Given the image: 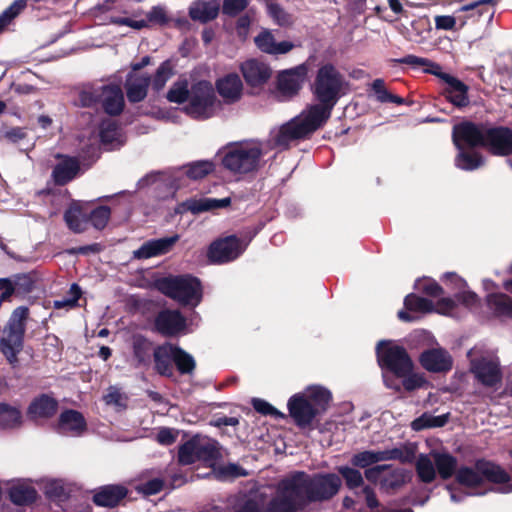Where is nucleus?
Returning <instances> with one entry per match:
<instances>
[{
    "mask_svg": "<svg viewBox=\"0 0 512 512\" xmlns=\"http://www.w3.org/2000/svg\"><path fill=\"white\" fill-rule=\"evenodd\" d=\"M348 82L332 64L325 63L317 70L312 92L318 103L307 108L327 122L340 98L345 94Z\"/></svg>",
    "mask_w": 512,
    "mask_h": 512,
    "instance_id": "obj_1",
    "label": "nucleus"
},
{
    "mask_svg": "<svg viewBox=\"0 0 512 512\" xmlns=\"http://www.w3.org/2000/svg\"><path fill=\"white\" fill-rule=\"evenodd\" d=\"M288 477V489L300 496L306 507L313 503L330 501L342 487L341 477L331 472L308 474L305 471H295Z\"/></svg>",
    "mask_w": 512,
    "mask_h": 512,
    "instance_id": "obj_2",
    "label": "nucleus"
},
{
    "mask_svg": "<svg viewBox=\"0 0 512 512\" xmlns=\"http://www.w3.org/2000/svg\"><path fill=\"white\" fill-rule=\"evenodd\" d=\"M264 154L261 141L232 142L224 147L221 164L225 170L233 175H250L261 168V160Z\"/></svg>",
    "mask_w": 512,
    "mask_h": 512,
    "instance_id": "obj_3",
    "label": "nucleus"
},
{
    "mask_svg": "<svg viewBox=\"0 0 512 512\" xmlns=\"http://www.w3.org/2000/svg\"><path fill=\"white\" fill-rule=\"evenodd\" d=\"M455 480L459 485L468 488L480 487L487 481L501 485L497 489H492L493 491L503 494L512 492L511 475L499 464L484 458L477 459L474 467H459Z\"/></svg>",
    "mask_w": 512,
    "mask_h": 512,
    "instance_id": "obj_4",
    "label": "nucleus"
},
{
    "mask_svg": "<svg viewBox=\"0 0 512 512\" xmlns=\"http://www.w3.org/2000/svg\"><path fill=\"white\" fill-rule=\"evenodd\" d=\"M326 123L306 108L300 115L285 122L278 129L271 131L268 140L269 147L280 151L288 150L292 142L309 139L314 132Z\"/></svg>",
    "mask_w": 512,
    "mask_h": 512,
    "instance_id": "obj_5",
    "label": "nucleus"
},
{
    "mask_svg": "<svg viewBox=\"0 0 512 512\" xmlns=\"http://www.w3.org/2000/svg\"><path fill=\"white\" fill-rule=\"evenodd\" d=\"M162 295L181 307L195 309L203 300L204 288L201 280L189 273L162 276Z\"/></svg>",
    "mask_w": 512,
    "mask_h": 512,
    "instance_id": "obj_6",
    "label": "nucleus"
},
{
    "mask_svg": "<svg viewBox=\"0 0 512 512\" xmlns=\"http://www.w3.org/2000/svg\"><path fill=\"white\" fill-rule=\"evenodd\" d=\"M392 61L398 64H406L414 67L431 66L435 68L436 70L426 69L425 71L438 76L446 83V87L442 91V95L445 99L459 109L469 106V87L455 76L445 72H438L437 70L440 69V66L429 59L409 54L399 59H393Z\"/></svg>",
    "mask_w": 512,
    "mask_h": 512,
    "instance_id": "obj_7",
    "label": "nucleus"
},
{
    "mask_svg": "<svg viewBox=\"0 0 512 512\" xmlns=\"http://www.w3.org/2000/svg\"><path fill=\"white\" fill-rule=\"evenodd\" d=\"M222 459L221 446L213 438L195 435L179 446L178 461L182 465L203 462L213 466Z\"/></svg>",
    "mask_w": 512,
    "mask_h": 512,
    "instance_id": "obj_8",
    "label": "nucleus"
},
{
    "mask_svg": "<svg viewBox=\"0 0 512 512\" xmlns=\"http://www.w3.org/2000/svg\"><path fill=\"white\" fill-rule=\"evenodd\" d=\"M376 359L383 372L387 371L396 377L410 374L414 363L407 350L391 340H380L375 348Z\"/></svg>",
    "mask_w": 512,
    "mask_h": 512,
    "instance_id": "obj_9",
    "label": "nucleus"
},
{
    "mask_svg": "<svg viewBox=\"0 0 512 512\" xmlns=\"http://www.w3.org/2000/svg\"><path fill=\"white\" fill-rule=\"evenodd\" d=\"M219 103L212 83L208 80H199L190 86L185 112L193 119L207 120L215 115Z\"/></svg>",
    "mask_w": 512,
    "mask_h": 512,
    "instance_id": "obj_10",
    "label": "nucleus"
},
{
    "mask_svg": "<svg viewBox=\"0 0 512 512\" xmlns=\"http://www.w3.org/2000/svg\"><path fill=\"white\" fill-rule=\"evenodd\" d=\"M28 314L27 307L20 306L16 308L12 312L4 330V335L0 340V350L11 364L17 362V355L23 348L25 321Z\"/></svg>",
    "mask_w": 512,
    "mask_h": 512,
    "instance_id": "obj_11",
    "label": "nucleus"
},
{
    "mask_svg": "<svg viewBox=\"0 0 512 512\" xmlns=\"http://www.w3.org/2000/svg\"><path fill=\"white\" fill-rule=\"evenodd\" d=\"M257 231L250 236L239 238L229 235L214 240L208 247L207 257L212 264H225L239 258L247 249Z\"/></svg>",
    "mask_w": 512,
    "mask_h": 512,
    "instance_id": "obj_12",
    "label": "nucleus"
},
{
    "mask_svg": "<svg viewBox=\"0 0 512 512\" xmlns=\"http://www.w3.org/2000/svg\"><path fill=\"white\" fill-rule=\"evenodd\" d=\"M239 71L248 88L249 95H259L272 78L271 66L258 58H250L239 65Z\"/></svg>",
    "mask_w": 512,
    "mask_h": 512,
    "instance_id": "obj_13",
    "label": "nucleus"
},
{
    "mask_svg": "<svg viewBox=\"0 0 512 512\" xmlns=\"http://www.w3.org/2000/svg\"><path fill=\"white\" fill-rule=\"evenodd\" d=\"M415 458V450L411 447L393 448L383 451L364 450L355 453L350 463L353 467L367 469L370 466L387 460H399L401 463H411Z\"/></svg>",
    "mask_w": 512,
    "mask_h": 512,
    "instance_id": "obj_14",
    "label": "nucleus"
},
{
    "mask_svg": "<svg viewBox=\"0 0 512 512\" xmlns=\"http://www.w3.org/2000/svg\"><path fill=\"white\" fill-rule=\"evenodd\" d=\"M486 129L487 125L483 123H475L469 120L461 121L452 128L453 144L458 150H463L464 146L484 148Z\"/></svg>",
    "mask_w": 512,
    "mask_h": 512,
    "instance_id": "obj_15",
    "label": "nucleus"
},
{
    "mask_svg": "<svg viewBox=\"0 0 512 512\" xmlns=\"http://www.w3.org/2000/svg\"><path fill=\"white\" fill-rule=\"evenodd\" d=\"M288 483L289 477L280 481L276 495L267 503L264 512H300L306 508L301 497L288 489Z\"/></svg>",
    "mask_w": 512,
    "mask_h": 512,
    "instance_id": "obj_16",
    "label": "nucleus"
},
{
    "mask_svg": "<svg viewBox=\"0 0 512 512\" xmlns=\"http://www.w3.org/2000/svg\"><path fill=\"white\" fill-rule=\"evenodd\" d=\"M308 69L304 64L278 73L276 90L283 100L297 96L302 88Z\"/></svg>",
    "mask_w": 512,
    "mask_h": 512,
    "instance_id": "obj_17",
    "label": "nucleus"
},
{
    "mask_svg": "<svg viewBox=\"0 0 512 512\" xmlns=\"http://www.w3.org/2000/svg\"><path fill=\"white\" fill-rule=\"evenodd\" d=\"M170 359L180 374H192L196 368V362L192 355L176 344L162 343V376L171 375V367L164 360Z\"/></svg>",
    "mask_w": 512,
    "mask_h": 512,
    "instance_id": "obj_18",
    "label": "nucleus"
},
{
    "mask_svg": "<svg viewBox=\"0 0 512 512\" xmlns=\"http://www.w3.org/2000/svg\"><path fill=\"white\" fill-rule=\"evenodd\" d=\"M485 145L496 156L512 155V129L506 126H492L486 129Z\"/></svg>",
    "mask_w": 512,
    "mask_h": 512,
    "instance_id": "obj_19",
    "label": "nucleus"
},
{
    "mask_svg": "<svg viewBox=\"0 0 512 512\" xmlns=\"http://www.w3.org/2000/svg\"><path fill=\"white\" fill-rule=\"evenodd\" d=\"M287 408L289 416L299 428L309 427L315 418L320 416L310 405L307 397L301 393H296L289 398Z\"/></svg>",
    "mask_w": 512,
    "mask_h": 512,
    "instance_id": "obj_20",
    "label": "nucleus"
},
{
    "mask_svg": "<svg viewBox=\"0 0 512 512\" xmlns=\"http://www.w3.org/2000/svg\"><path fill=\"white\" fill-rule=\"evenodd\" d=\"M471 373L485 387H496L502 381V371L499 363L481 357L471 361Z\"/></svg>",
    "mask_w": 512,
    "mask_h": 512,
    "instance_id": "obj_21",
    "label": "nucleus"
},
{
    "mask_svg": "<svg viewBox=\"0 0 512 512\" xmlns=\"http://www.w3.org/2000/svg\"><path fill=\"white\" fill-rule=\"evenodd\" d=\"M418 360L421 367L430 373H447L453 367L452 356L442 347L424 350Z\"/></svg>",
    "mask_w": 512,
    "mask_h": 512,
    "instance_id": "obj_22",
    "label": "nucleus"
},
{
    "mask_svg": "<svg viewBox=\"0 0 512 512\" xmlns=\"http://www.w3.org/2000/svg\"><path fill=\"white\" fill-rule=\"evenodd\" d=\"M215 91L221 96L224 103L232 105L239 102L243 96L244 85L241 77L235 73H228L215 81Z\"/></svg>",
    "mask_w": 512,
    "mask_h": 512,
    "instance_id": "obj_23",
    "label": "nucleus"
},
{
    "mask_svg": "<svg viewBox=\"0 0 512 512\" xmlns=\"http://www.w3.org/2000/svg\"><path fill=\"white\" fill-rule=\"evenodd\" d=\"M188 333V320L179 309L162 308V337L179 338Z\"/></svg>",
    "mask_w": 512,
    "mask_h": 512,
    "instance_id": "obj_24",
    "label": "nucleus"
},
{
    "mask_svg": "<svg viewBox=\"0 0 512 512\" xmlns=\"http://www.w3.org/2000/svg\"><path fill=\"white\" fill-rule=\"evenodd\" d=\"M134 356L140 365H147L153 355L155 369L160 371V346L154 345L142 335H134L132 339Z\"/></svg>",
    "mask_w": 512,
    "mask_h": 512,
    "instance_id": "obj_25",
    "label": "nucleus"
},
{
    "mask_svg": "<svg viewBox=\"0 0 512 512\" xmlns=\"http://www.w3.org/2000/svg\"><path fill=\"white\" fill-rule=\"evenodd\" d=\"M86 430L84 416L76 410L63 411L58 420L56 431L62 435L79 436Z\"/></svg>",
    "mask_w": 512,
    "mask_h": 512,
    "instance_id": "obj_26",
    "label": "nucleus"
},
{
    "mask_svg": "<svg viewBox=\"0 0 512 512\" xmlns=\"http://www.w3.org/2000/svg\"><path fill=\"white\" fill-rule=\"evenodd\" d=\"M150 81V76L143 72H130L125 83L128 100L133 103L142 101L147 95Z\"/></svg>",
    "mask_w": 512,
    "mask_h": 512,
    "instance_id": "obj_27",
    "label": "nucleus"
},
{
    "mask_svg": "<svg viewBox=\"0 0 512 512\" xmlns=\"http://www.w3.org/2000/svg\"><path fill=\"white\" fill-rule=\"evenodd\" d=\"M405 310H400L397 317L403 322H411L414 317L409 312L432 313L434 311V303L424 297H420L415 293H410L404 298Z\"/></svg>",
    "mask_w": 512,
    "mask_h": 512,
    "instance_id": "obj_28",
    "label": "nucleus"
},
{
    "mask_svg": "<svg viewBox=\"0 0 512 512\" xmlns=\"http://www.w3.org/2000/svg\"><path fill=\"white\" fill-rule=\"evenodd\" d=\"M231 199L229 197L223 199L213 198H200V199H188L180 205V209L177 212L190 211L192 214H199L206 211H211L218 208H225L230 206Z\"/></svg>",
    "mask_w": 512,
    "mask_h": 512,
    "instance_id": "obj_29",
    "label": "nucleus"
},
{
    "mask_svg": "<svg viewBox=\"0 0 512 512\" xmlns=\"http://www.w3.org/2000/svg\"><path fill=\"white\" fill-rule=\"evenodd\" d=\"M254 42L260 51L271 55L286 54L293 48L289 41L276 42L269 30L261 31L254 38Z\"/></svg>",
    "mask_w": 512,
    "mask_h": 512,
    "instance_id": "obj_30",
    "label": "nucleus"
},
{
    "mask_svg": "<svg viewBox=\"0 0 512 512\" xmlns=\"http://www.w3.org/2000/svg\"><path fill=\"white\" fill-rule=\"evenodd\" d=\"M80 172V163L73 157H60V161L54 167L52 176L57 185H65L73 180Z\"/></svg>",
    "mask_w": 512,
    "mask_h": 512,
    "instance_id": "obj_31",
    "label": "nucleus"
},
{
    "mask_svg": "<svg viewBox=\"0 0 512 512\" xmlns=\"http://www.w3.org/2000/svg\"><path fill=\"white\" fill-rule=\"evenodd\" d=\"M101 102L106 113L118 115L124 108V96L118 85L102 86Z\"/></svg>",
    "mask_w": 512,
    "mask_h": 512,
    "instance_id": "obj_32",
    "label": "nucleus"
},
{
    "mask_svg": "<svg viewBox=\"0 0 512 512\" xmlns=\"http://www.w3.org/2000/svg\"><path fill=\"white\" fill-rule=\"evenodd\" d=\"M219 9L215 1L196 0L191 3L188 14L193 21L205 24L217 18Z\"/></svg>",
    "mask_w": 512,
    "mask_h": 512,
    "instance_id": "obj_33",
    "label": "nucleus"
},
{
    "mask_svg": "<svg viewBox=\"0 0 512 512\" xmlns=\"http://www.w3.org/2000/svg\"><path fill=\"white\" fill-rule=\"evenodd\" d=\"M127 493V489L122 485H106L98 489L93 496V501L98 506L114 507Z\"/></svg>",
    "mask_w": 512,
    "mask_h": 512,
    "instance_id": "obj_34",
    "label": "nucleus"
},
{
    "mask_svg": "<svg viewBox=\"0 0 512 512\" xmlns=\"http://www.w3.org/2000/svg\"><path fill=\"white\" fill-rule=\"evenodd\" d=\"M57 401L48 396L41 395L35 398L28 408V416L33 420L52 417L57 411Z\"/></svg>",
    "mask_w": 512,
    "mask_h": 512,
    "instance_id": "obj_35",
    "label": "nucleus"
},
{
    "mask_svg": "<svg viewBox=\"0 0 512 512\" xmlns=\"http://www.w3.org/2000/svg\"><path fill=\"white\" fill-rule=\"evenodd\" d=\"M310 402V405L316 409L319 415L325 413L332 400L331 392L321 385L308 386L305 392H302Z\"/></svg>",
    "mask_w": 512,
    "mask_h": 512,
    "instance_id": "obj_36",
    "label": "nucleus"
},
{
    "mask_svg": "<svg viewBox=\"0 0 512 512\" xmlns=\"http://www.w3.org/2000/svg\"><path fill=\"white\" fill-rule=\"evenodd\" d=\"M37 492L30 484L17 481L9 488L10 500L19 506L29 505L36 499Z\"/></svg>",
    "mask_w": 512,
    "mask_h": 512,
    "instance_id": "obj_37",
    "label": "nucleus"
},
{
    "mask_svg": "<svg viewBox=\"0 0 512 512\" xmlns=\"http://www.w3.org/2000/svg\"><path fill=\"white\" fill-rule=\"evenodd\" d=\"M434 464L442 480H448L452 476L456 477V473L459 469L458 461L452 454L446 452L434 454Z\"/></svg>",
    "mask_w": 512,
    "mask_h": 512,
    "instance_id": "obj_38",
    "label": "nucleus"
},
{
    "mask_svg": "<svg viewBox=\"0 0 512 512\" xmlns=\"http://www.w3.org/2000/svg\"><path fill=\"white\" fill-rule=\"evenodd\" d=\"M450 418L449 413L434 416L428 412H424L421 416L415 418L411 422L412 430L419 432L429 428H440L444 427Z\"/></svg>",
    "mask_w": 512,
    "mask_h": 512,
    "instance_id": "obj_39",
    "label": "nucleus"
},
{
    "mask_svg": "<svg viewBox=\"0 0 512 512\" xmlns=\"http://www.w3.org/2000/svg\"><path fill=\"white\" fill-rule=\"evenodd\" d=\"M487 305L497 316L512 318V297L505 293H491L487 296Z\"/></svg>",
    "mask_w": 512,
    "mask_h": 512,
    "instance_id": "obj_40",
    "label": "nucleus"
},
{
    "mask_svg": "<svg viewBox=\"0 0 512 512\" xmlns=\"http://www.w3.org/2000/svg\"><path fill=\"white\" fill-rule=\"evenodd\" d=\"M185 175L191 180H201L215 171V164L211 160H198L184 166Z\"/></svg>",
    "mask_w": 512,
    "mask_h": 512,
    "instance_id": "obj_41",
    "label": "nucleus"
},
{
    "mask_svg": "<svg viewBox=\"0 0 512 512\" xmlns=\"http://www.w3.org/2000/svg\"><path fill=\"white\" fill-rule=\"evenodd\" d=\"M22 423L21 411L6 403H0V426L3 428H15Z\"/></svg>",
    "mask_w": 512,
    "mask_h": 512,
    "instance_id": "obj_42",
    "label": "nucleus"
},
{
    "mask_svg": "<svg viewBox=\"0 0 512 512\" xmlns=\"http://www.w3.org/2000/svg\"><path fill=\"white\" fill-rule=\"evenodd\" d=\"M371 90L374 92L376 100L380 103H394L396 105H403L405 103L404 98L387 90L385 81L381 78H377L371 83Z\"/></svg>",
    "mask_w": 512,
    "mask_h": 512,
    "instance_id": "obj_43",
    "label": "nucleus"
},
{
    "mask_svg": "<svg viewBox=\"0 0 512 512\" xmlns=\"http://www.w3.org/2000/svg\"><path fill=\"white\" fill-rule=\"evenodd\" d=\"M416 473L419 480L423 483H432L436 478V468L435 464L431 461V459L425 455L421 454L417 459L416 465Z\"/></svg>",
    "mask_w": 512,
    "mask_h": 512,
    "instance_id": "obj_44",
    "label": "nucleus"
},
{
    "mask_svg": "<svg viewBox=\"0 0 512 512\" xmlns=\"http://www.w3.org/2000/svg\"><path fill=\"white\" fill-rule=\"evenodd\" d=\"M484 163V159L481 156V154L477 152H467L463 150H460V152L457 154L455 158V165L466 171H472L480 166H482Z\"/></svg>",
    "mask_w": 512,
    "mask_h": 512,
    "instance_id": "obj_45",
    "label": "nucleus"
},
{
    "mask_svg": "<svg viewBox=\"0 0 512 512\" xmlns=\"http://www.w3.org/2000/svg\"><path fill=\"white\" fill-rule=\"evenodd\" d=\"M339 476L345 481L348 489L354 490L364 485V479L361 472L356 467L339 466L337 468Z\"/></svg>",
    "mask_w": 512,
    "mask_h": 512,
    "instance_id": "obj_46",
    "label": "nucleus"
},
{
    "mask_svg": "<svg viewBox=\"0 0 512 512\" xmlns=\"http://www.w3.org/2000/svg\"><path fill=\"white\" fill-rule=\"evenodd\" d=\"M406 472L403 469H395L380 480V486L387 492L395 491L406 483Z\"/></svg>",
    "mask_w": 512,
    "mask_h": 512,
    "instance_id": "obj_47",
    "label": "nucleus"
},
{
    "mask_svg": "<svg viewBox=\"0 0 512 512\" xmlns=\"http://www.w3.org/2000/svg\"><path fill=\"white\" fill-rule=\"evenodd\" d=\"M190 95V87L188 86V81H177L174 83L173 87L168 91L166 98L173 103L183 104L185 102L188 103Z\"/></svg>",
    "mask_w": 512,
    "mask_h": 512,
    "instance_id": "obj_48",
    "label": "nucleus"
},
{
    "mask_svg": "<svg viewBox=\"0 0 512 512\" xmlns=\"http://www.w3.org/2000/svg\"><path fill=\"white\" fill-rule=\"evenodd\" d=\"M65 221L68 227L75 233H81L86 230L87 219L80 209L71 208L65 212Z\"/></svg>",
    "mask_w": 512,
    "mask_h": 512,
    "instance_id": "obj_49",
    "label": "nucleus"
},
{
    "mask_svg": "<svg viewBox=\"0 0 512 512\" xmlns=\"http://www.w3.org/2000/svg\"><path fill=\"white\" fill-rule=\"evenodd\" d=\"M267 12L268 15L274 20L276 24L282 27H287L292 25L293 20L292 16L287 13L280 4L278 3H267Z\"/></svg>",
    "mask_w": 512,
    "mask_h": 512,
    "instance_id": "obj_50",
    "label": "nucleus"
},
{
    "mask_svg": "<svg viewBox=\"0 0 512 512\" xmlns=\"http://www.w3.org/2000/svg\"><path fill=\"white\" fill-rule=\"evenodd\" d=\"M102 86H88L79 92L78 102L83 107H91L101 101Z\"/></svg>",
    "mask_w": 512,
    "mask_h": 512,
    "instance_id": "obj_51",
    "label": "nucleus"
},
{
    "mask_svg": "<svg viewBox=\"0 0 512 512\" xmlns=\"http://www.w3.org/2000/svg\"><path fill=\"white\" fill-rule=\"evenodd\" d=\"M252 407L254 410L264 416H272L275 419H285L286 415L281 411L277 410L274 406H272L269 402L260 399L253 398L251 401Z\"/></svg>",
    "mask_w": 512,
    "mask_h": 512,
    "instance_id": "obj_52",
    "label": "nucleus"
},
{
    "mask_svg": "<svg viewBox=\"0 0 512 512\" xmlns=\"http://www.w3.org/2000/svg\"><path fill=\"white\" fill-rule=\"evenodd\" d=\"M119 130L117 124L112 120L103 121L100 127V138L104 144H114L118 139Z\"/></svg>",
    "mask_w": 512,
    "mask_h": 512,
    "instance_id": "obj_53",
    "label": "nucleus"
},
{
    "mask_svg": "<svg viewBox=\"0 0 512 512\" xmlns=\"http://www.w3.org/2000/svg\"><path fill=\"white\" fill-rule=\"evenodd\" d=\"M160 254V239L144 243L139 249L133 252L135 259H148Z\"/></svg>",
    "mask_w": 512,
    "mask_h": 512,
    "instance_id": "obj_54",
    "label": "nucleus"
},
{
    "mask_svg": "<svg viewBox=\"0 0 512 512\" xmlns=\"http://www.w3.org/2000/svg\"><path fill=\"white\" fill-rule=\"evenodd\" d=\"M26 6V0H15L1 15H0V32L4 29L10 21L15 18Z\"/></svg>",
    "mask_w": 512,
    "mask_h": 512,
    "instance_id": "obj_55",
    "label": "nucleus"
},
{
    "mask_svg": "<svg viewBox=\"0 0 512 512\" xmlns=\"http://www.w3.org/2000/svg\"><path fill=\"white\" fill-rule=\"evenodd\" d=\"M111 211L107 206H100L94 209L90 214V221L96 229H103L110 218Z\"/></svg>",
    "mask_w": 512,
    "mask_h": 512,
    "instance_id": "obj_56",
    "label": "nucleus"
},
{
    "mask_svg": "<svg viewBox=\"0 0 512 512\" xmlns=\"http://www.w3.org/2000/svg\"><path fill=\"white\" fill-rule=\"evenodd\" d=\"M417 288L425 295L430 297H439L444 294V290L442 286L431 278H424L423 280H418Z\"/></svg>",
    "mask_w": 512,
    "mask_h": 512,
    "instance_id": "obj_57",
    "label": "nucleus"
},
{
    "mask_svg": "<svg viewBox=\"0 0 512 512\" xmlns=\"http://www.w3.org/2000/svg\"><path fill=\"white\" fill-rule=\"evenodd\" d=\"M70 297L63 298L61 300L54 301V307L56 309L62 308H73L77 305V302L81 296V289L77 284H72L69 290Z\"/></svg>",
    "mask_w": 512,
    "mask_h": 512,
    "instance_id": "obj_58",
    "label": "nucleus"
},
{
    "mask_svg": "<svg viewBox=\"0 0 512 512\" xmlns=\"http://www.w3.org/2000/svg\"><path fill=\"white\" fill-rule=\"evenodd\" d=\"M218 475L223 479H236L246 476L247 472L242 466L235 463H229L219 467Z\"/></svg>",
    "mask_w": 512,
    "mask_h": 512,
    "instance_id": "obj_59",
    "label": "nucleus"
},
{
    "mask_svg": "<svg viewBox=\"0 0 512 512\" xmlns=\"http://www.w3.org/2000/svg\"><path fill=\"white\" fill-rule=\"evenodd\" d=\"M401 378L403 379L402 386L408 392L422 388L427 384V380L422 374L413 373V371Z\"/></svg>",
    "mask_w": 512,
    "mask_h": 512,
    "instance_id": "obj_60",
    "label": "nucleus"
},
{
    "mask_svg": "<svg viewBox=\"0 0 512 512\" xmlns=\"http://www.w3.org/2000/svg\"><path fill=\"white\" fill-rule=\"evenodd\" d=\"M248 6V0H224L222 5L223 14L235 17Z\"/></svg>",
    "mask_w": 512,
    "mask_h": 512,
    "instance_id": "obj_61",
    "label": "nucleus"
},
{
    "mask_svg": "<svg viewBox=\"0 0 512 512\" xmlns=\"http://www.w3.org/2000/svg\"><path fill=\"white\" fill-rule=\"evenodd\" d=\"M457 303L454 299L450 297L440 298L436 304L434 305V311L438 314L450 316L452 312L456 309Z\"/></svg>",
    "mask_w": 512,
    "mask_h": 512,
    "instance_id": "obj_62",
    "label": "nucleus"
},
{
    "mask_svg": "<svg viewBox=\"0 0 512 512\" xmlns=\"http://www.w3.org/2000/svg\"><path fill=\"white\" fill-rule=\"evenodd\" d=\"M104 400L108 405H114L117 408H124L126 406V397L114 387H110Z\"/></svg>",
    "mask_w": 512,
    "mask_h": 512,
    "instance_id": "obj_63",
    "label": "nucleus"
},
{
    "mask_svg": "<svg viewBox=\"0 0 512 512\" xmlns=\"http://www.w3.org/2000/svg\"><path fill=\"white\" fill-rule=\"evenodd\" d=\"M455 298L458 302H460L465 307H474L479 304V297L473 291H463L457 293Z\"/></svg>",
    "mask_w": 512,
    "mask_h": 512,
    "instance_id": "obj_64",
    "label": "nucleus"
}]
</instances>
